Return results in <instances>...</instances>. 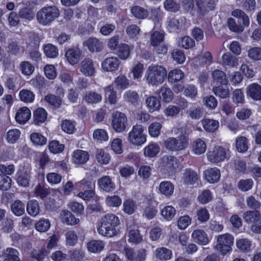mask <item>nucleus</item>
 Instances as JSON below:
<instances>
[{
    "label": "nucleus",
    "instance_id": "63",
    "mask_svg": "<svg viewBox=\"0 0 261 261\" xmlns=\"http://www.w3.org/2000/svg\"><path fill=\"white\" fill-rule=\"evenodd\" d=\"M253 185V181L251 179L240 180L238 183V187L242 191H247L250 190Z\"/></svg>",
    "mask_w": 261,
    "mask_h": 261
},
{
    "label": "nucleus",
    "instance_id": "49",
    "mask_svg": "<svg viewBox=\"0 0 261 261\" xmlns=\"http://www.w3.org/2000/svg\"><path fill=\"white\" fill-rule=\"evenodd\" d=\"M184 77L182 71L178 69L170 71L168 74V80L170 82L179 81Z\"/></svg>",
    "mask_w": 261,
    "mask_h": 261
},
{
    "label": "nucleus",
    "instance_id": "11",
    "mask_svg": "<svg viewBox=\"0 0 261 261\" xmlns=\"http://www.w3.org/2000/svg\"><path fill=\"white\" fill-rule=\"evenodd\" d=\"M120 64L119 60L116 57L105 59L101 63V68L107 72H114L118 70Z\"/></svg>",
    "mask_w": 261,
    "mask_h": 261
},
{
    "label": "nucleus",
    "instance_id": "5",
    "mask_svg": "<svg viewBox=\"0 0 261 261\" xmlns=\"http://www.w3.org/2000/svg\"><path fill=\"white\" fill-rule=\"evenodd\" d=\"M144 129L141 125H136L133 127L128 134V141L132 144L140 146L146 141V135L143 133Z\"/></svg>",
    "mask_w": 261,
    "mask_h": 261
},
{
    "label": "nucleus",
    "instance_id": "2",
    "mask_svg": "<svg viewBox=\"0 0 261 261\" xmlns=\"http://www.w3.org/2000/svg\"><path fill=\"white\" fill-rule=\"evenodd\" d=\"M167 73V70L164 67L152 64L148 67L145 77L149 85L157 86L164 82Z\"/></svg>",
    "mask_w": 261,
    "mask_h": 261
},
{
    "label": "nucleus",
    "instance_id": "22",
    "mask_svg": "<svg viewBox=\"0 0 261 261\" xmlns=\"http://www.w3.org/2000/svg\"><path fill=\"white\" fill-rule=\"evenodd\" d=\"M247 94L254 100H261V86L256 83L249 85L247 88Z\"/></svg>",
    "mask_w": 261,
    "mask_h": 261
},
{
    "label": "nucleus",
    "instance_id": "3",
    "mask_svg": "<svg viewBox=\"0 0 261 261\" xmlns=\"http://www.w3.org/2000/svg\"><path fill=\"white\" fill-rule=\"evenodd\" d=\"M60 15L59 9L55 6L44 7L36 13L38 22L43 25H48Z\"/></svg>",
    "mask_w": 261,
    "mask_h": 261
},
{
    "label": "nucleus",
    "instance_id": "12",
    "mask_svg": "<svg viewBox=\"0 0 261 261\" xmlns=\"http://www.w3.org/2000/svg\"><path fill=\"white\" fill-rule=\"evenodd\" d=\"M82 53L79 48L73 47L68 48L65 53V57L68 62L72 65L77 63L80 60Z\"/></svg>",
    "mask_w": 261,
    "mask_h": 261
},
{
    "label": "nucleus",
    "instance_id": "26",
    "mask_svg": "<svg viewBox=\"0 0 261 261\" xmlns=\"http://www.w3.org/2000/svg\"><path fill=\"white\" fill-rule=\"evenodd\" d=\"M222 63L223 65L234 67L238 65L239 60L238 58L230 53H226L222 57Z\"/></svg>",
    "mask_w": 261,
    "mask_h": 261
},
{
    "label": "nucleus",
    "instance_id": "36",
    "mask_svg": "<svg viewBox=\"0 0 261 261\" xmlns=\"http://www.w3.org/2000/svg\"><path fill=\"white\" fill-rule=\"evenodd\" d=\"M18 15L19 17L28 21L32 20L35 16V13L33 9L30 7H24L21 9L18 12Z\"/></svg>",
    "mask_w": 261,
    "mask_h": 261
},
{
    "label": "nucleus",
    "instance_id": "9",
    "mask_svg": "<svg viewBox=\"0 0 261 261\" xmlns=\"http://www.w3.org/2000/svg\"><path fill=\"white\" fill-rule=\"evenodd\" d=\"M80 71L85 76H94L95 74L96 69L93 60L89 58L83 59L80 64Z\"/></svg>",
    "mask_w": 261,
    "mask_h": 261
},
{
    "label": "nucleus",
    "instance_id": "13",
    "mask_svg": "<svg viewBox=\"0 0 261 261\" xmlns=\"http://www.w3.org/2000/svg\"><path fill=\"white\" fill-rule=\"evenodd\" d=\"M84 45L87 46L89 51L92 53L100 52L103 48V42L94 37L88 39L84 42Z\"/></svg>",
    "mask_w": 261,
    "mask_h": 261
},
{
    "label": "nucleus",
    "instance_id": "6",
    "mask_svg": "<svg viewBox=\"0 0 261 261\" xmlns=\"http://www.w3.org/2000/svg\"><path fill=\"white\" fill-rule=\"evenodd\" d=\"M233 243V238L231 235L228 233L220 235L217 238V244L215 248L224 255L231 250Z\"/></svg>",
    "mask_w": 261,
    "mask_h": 261
},
{
    "label": "nucleus",
    "instance_id": "61",
    "mask_svg": "<svg viewBox=\"0 0 261 261\" xmlns=\"http://www.w3.org/2000/svg\"><path fill=\"white\" fill-rule=\"evenodd\" d=\"M48 148L51 152L56 154L61 152L64 150V145L60 144L57 141L53 140L49 143Z\"/></svg>",
    "mask_w": 261,
    "mask_h": 261
},
{
    "label": "nucleus",
    "instance_id": "18",
    "mask_svg": "<svg viewBox=\"0 0 261 261\" xmlns=\"http://www.w3.org/2000/svg\"><path fill=\"white\" fill-rule=\"evenodd\" d=\"M204 176L207 182L214 184L217 182L219 180L221 174L220 170L215 167L205 170L204 171Z\"/></svg>",
    "mask_w": 261,
    "mask_h": 261
},
{
    "label": "nucleus",
    "instance_id": "20",
    "mask_svg": "<svg viewBox=\"0 0 261 261\" xmlns=\"http://www.w3.org/2000/svg\"><path fill=\"white\" fill-rule=\"evenodd\" d=\"M61 220L64 223L68 225H75L80 222V219L74 217L68 210L62 211L61 213Z\"/></svg>",
    "mask_w": 261,
    "mask_h": 261
},
{
    "label": "nucleus",
    "instance_id": "32",
    "mask_svg": "<svg viewBox=\"0 0 261 261\" xmlns=\"http://www.w3.org/2000/svg\"><path fill=\"white\" fill-rule=\"evenodd\" d=\"M84 99L89 103H96L101 101V95L95 92L88 91L84 96Z\"/></svg>",
    "mask_w": 261,
    "mask_h": 261
},
{
    "label": "nucleus",
    "instance_id": "21",
    "mask_svg": "<svg viewBox=\"0 0 261 261\" xmlns=\"http://www.w3.org/2000/svg\"><path fill=\"white\" fill-rule=\"evenodd\" d=\"M147 108L149 112L152 113L160 110L161 104L160 100L156 96H150L145 100Z\"/></svg>",
    "mask_w": 261,
    "mask_h": 261
},
{
    "label": "nucleus",
    "instance_id": "64",
    "mask_svg": "<svg viewBox=\"0 0 261 261\" xmlns=\"http://www.w3.org/2000/svg\"><path fill=\"white\" fill-rule=\"evenodd\" d=\"M175 209L172 206H165L162 211V215L167 220H171L175 216Z\"/></svg>",
    "mask_w": 261,
    "mask_h": 261
},
{
    "label": "nucleus",
    "instance_id": "54",
    "mask_svg": "<svg viewBox=\"0 0 261 261\" xmlns=\"http://www.w3.org/2000/svg\"><path fill=\"white\" fill-rule=\"evenodd\" d=\"M159 151V147L154 144H149L144 149V154L149 158L155 156Z\"/></svg>",
    "mask_w": 261,
    "mask_h": 261
},
{
    "label": "nucleus",
    "instance_id": "53",
    "mask_svg": "<svg viewBox=\"0 0 261 261\" xmlns=\"http://www.w3.org/2000/svg\"><path fill=\"white\" fill-rule=\"evenodd\" d=\"M195 41L189 36L181 38L178 42V45L185 49L191 48L195 46Z\"/></svg>",
    "mask_w": 261,
    "mask_h": 261
},
{
    "label": "nucleus",
    "instance_id": "30",
    "mask_svg": "<svg viewBox=\"0 0 261 261\" xmlns=\"http://www.w3.org/2000/svg\"><path fill=\"white\" fill-rule=\"evenodd\" d=\"M204 129L208 132H214L219 127V123L217 120L205 119L202 121Z\"/></svg>",
    "mask_w": 261,
    "mask_h": 261
},
{
    "label": "nucleus",
    "instance_id": "23",
    "mask_svg": "<svg viewBox=\"0 0 261 261\" xmlns=\"http://www.w3.org/2000/svg\"><path fill=\"white\" fill-rule=\"evenodd\" d=\"M192 238L195 242L202 245H205L209 242L207 234L202 229L195 230L192 234Z\"/></svg>",
    "mask_w": 261,
    "mask_h": 261
},
{
    "label": "nucleus",
    "instance_id": "28",
    "mask_svg": "<svg viewBox=\"0 0 261 261\" xmlns=\"http://www.w3.org/2000/svg\"><path fill=\"white\" fill-rule=\"evenodd\" d=\"M12 213L16 216H21L24 213L25 204L19 200H15L11 206Z\"/></svg>",
    "mask_w": 261,
    "mask_h": 261
},
{
    "label": "nucleus",
    "instance_id": "24",
    "mask_svg": "<svg viewBox=\"0 0 261 261\" xmlns=\"http://www.w3.org/2000/svg\"><path fill=\"white\" fill-rule=\"evenodd\" d=\"M183 180L187 185H193L198 179V174L191 169H186L183 173Z\"/></svg>",
    "mask_w": 261,
    "mask_h": 261
},
{
    "label": "nucleus",
    "instance_id": "44",
    "mask_svg": "<svg viewBox=\"0 0 261 261\" xmlns=\"http://www.w3.org/2000/svg\"><path fill=\"white\" fill-rule=\"evenodd\" d=\"M131 13L135 17L139 19H144L147 17L148 15L147 10L139 6L132 7Z\"/></svg>",
    "mask_w": 261,
    "mask_h": 261
},
{
    "label": "nucleus",
    "instance_id": "62",
    "mask_svg": "<svg viewBox=\"0 0 261 261\" xmlns=\"http://www.w3.org/2000/svg\"><path fill=\"white\" fill-rule=\"evenodd\" d=\"M248 57L253 60H261V48L258 47H252L248 50Z\"/></svg>",
    "mask_w": 261,
    "mask_h": 261
},
{
    "label": "nucleus",
    "instance_id": "7",
    "mask_svg": "<svg viewBox=\"0 0 261 261\" xmlns=\"http://www.w3.org/2000/svg\"><path fill=\"white\" fill-rule=\"evenodd\" d=\"M112 126L117 133L124 131L127 126V119L125 115L120 112H115L112 116Z\"/></svg>",
    "mask_w": 261,
    "mask_h": 261
},
{
    "label": "nucleus",
    "instance_id": "46",
    "mask_svg": "<svg viewBox=\"0 0 261 261\" xmlns=\"http://www.w3.org/2000/svg\"><path fill=\"white\" fill-rule=\"evenodd\" d=\"M237 149L240 152H245L248 148V140L245 137H240L236 140Z\"/></svg>",
    "mask_w": 261,
    "mask_h": 261
},
{
    "label": "nucleus",
    "instance_id": "19",
    "mask_svg": "<svg viewBox=\"0 0 261 261\" xmlns=\"http://www.w3.org/2000/svg\"><path fill=\"white\" fill-rule=\"evenodd\" d=\"M89 158L88 152L82 150H76L72 154V161L75 165L83 164L88 161Z\"/></svg>",
    "mask_w": 261,
    "mask_h": 261
},
{
    "label": "nucleus",
    "instance_id": "57",
    "mask_svg": "<svg viewBox=\"0 0 261 261\" xmlns=\"http://www.w3.org/2000/svg\"><path fill=\"white\" fill-rule=\"evenodd\" d=\"M75 187L79 190H86L89 189H93L94 187V184H92L90 180L83 179L75 184Z\"/></svg>",
    "mask_w": 261,
    "mask_h": 261
},
{
    "label": "nucleus",
    "instance_id": "60",
    "mask_svg": "<svg viewBox=\"0 0 261 261\" xmlns=\"http://www.w3.org/2000/svg\"><path fill=\"white\" fill-rule=\"evenodd\" d=\"M212 194L208 190H203L198 196V200L201 204H205L212 200Z\"/></svg>",
    "mask_w": 261,
    "mask_h": 261
},
{
    "label": "nucleus",
    "instance_id": "14",
    "mask_svg": "<svg viewBox=\"0 0 261 261\" xmlns=\"http://www.w3.org/2000/svg\"><path fill=\"white\" fill-rule=\"evenodd\" d=\"M98 185L100 189L106 192H110L115 189V184L112 178L108 175L103 176L98 180Z\"/></svg>",
    "mask_w": 261,
    "mask_h": 261
},
{
    "label": "nucleus",
    "instance_id": "37",
    "mask_svg": "<svg viewBox=\"0 0 261 261\" xmlns=\"http://www.w3.org/2000/svg\"><path fill=\"white\" fill-rule=\"evenodd\" d=\"M212 77L214 82L222 85H226L227 80L226 74L222 70L216 69L212 72Z\"/></svg>",
    "mask_w": 261,
    "mask_h": 261
},
{
    "label": "nucleus",
    "instance_id": "1",
    "mask_svg": "<svg viewBox=\"0 0 261 261\" xmlns=\"http://www.w3.org/2000/svg\"><path fill=\"white\" fill-rule=\"evenodd\" d=\"M119 224L118 217L113 214H108L102 218L101 225L97 228V231L102 236L112 237L116 234L115 227Z\"/></svg>",
    "mask_w": 261,
    "mask_h": 261
},
{
    "label": "nucleus",
    "instance_id": "47",
    "mask_svg": "<svg viewBox=\"0 0 261 261\" xmlns=\"http://www.w3.org/2000/svg\"><path fill=\"white\" fill-rule=\"evenodd\" d=\"M30 172L28 171H20L17 178L18 184L24 187H28L29 185Z\"/></svg>",
    "mask_w": 261,
    "mask_h": 261
},
{
    "label": "nucleus",
    "instance_id": "41",
    "mask_svg": "<svg viewBox=\"0 0 261 261\" xmlns=\"http://www.w3.org/2000/svg\"><path fill=\"white\" fill-rule=\"evenodd\" d=\"M20 100L24 102H32L35 99V94L30 90L23 89L19 92V94Z\"/></svg>",
    "mask_w": 261,
    "mask_h": 261
},
{
    "label": "nucleus",
    "instance_id": "51",
    "mask_svg": "<svg viewBox=\"0 0 261 261\" xmlns=\"http://www.w3.org/2000/svg\"><path fill=\"white\" fill-rule=\"evenodd\" d=\"M44 100L55 108H59L62 103L61 98L53 94L47 95L45 96Z\"/></svg>",
    "mask_w": 261,
    "mask_h": 261
},
{
    "label": "nucleus",
    "instance_id": "59",
    "mask_svg": "<svg viewBox=\"0 0 261 261\" xmlns=\"http://www.w3.org/2000/svg\"><path fill=\"white\" fill-rule=\"evenodd\" d=\"M227 25L229 29L232 32L240 33L244 31V27L237 24L233 18H229L227 20Z\"/></svg>",
    "mask_w": 261,
    "mask_h": 261
},
{
    "label": "nucleus",
    "instance_id": "56",
    "mask_svg": "<svg viewBox=\"0 0 261 261\" xmlns=\"http://www.w3.org/2000/svg\"><path fill=\"white\" fill-rule=\"evenodd\" d=\"M164 35L160 32L154 31L150 37L151 44L154 46L159 45L164 40Z\"/></svg>",
    "mask_w": 261,
    "mask_h": 261
},
{
    "label": "nucleus",
    "instance_id": "40",
    "mask_svg": "<svg viewBox=\"0 0 261 261\" xmlns=\"http://www.w3.org/2000/svg\"><path fill=\"white\" fill-rule=\"evenodd\" d=\"M28 213L33 217H35L39 213V206L38 202L35 200L28 201L27 205Z\"/></svg>",
    "mask_w": 261,
    "mask_h": 261
},
{
    "label": "nucleus",
    "instance_id": "10",
    "mask_svg": "<svg viewBox=\"0 0 261 261\" xmlns=\"http://www.w3.org/2000/svg\"><path fill=\"white\" fill-rule=\"evenodd\" d=\"M161 164L165 169L172 173L177 170L179 166L178 162L174 156H163L161 160Z\"/></svg>",
    "mask_w": 261,
    "mask_h": 261
},
{
    "label": "nucleus",
    "instance_id": "43",
    "mask_svg": "<svg viewBox=\"0 0 261 261\" xmlns=\"http://www.w3.org/2000/svg\"><path fill=\"white\" fill-rule=\"evenodd\" d=\"M155 256L160 259L167 260L170 259L172 256V252L166 248L162 247L158 248L155 251Z\"/></svg>",
    "mask_w": 261,
    "mask_h": 261
},
{
    "label": "nucleus",
    "instance_id": "45",
    "mask_svg": "<svg viewBox=\"0 0 261 261\" xmlns=\"http://www.w3.org/2000/svg\"><path fill=\"white\" fill-rule=\"evenodd\" d=\"M236 245L240 251L248 252L251 250L252 243L248 239H241L237 241Z\"/></svg>",
    "mask_w": 261,
    "mask_h": 261
},
{
    "label": "nucleus",
    "instance_id": "42",
    "mask_svg": "<svg viewBox=\"0 0 261 261\" xmlns=\"http://www.w3.org/2000/svg\"><path fill=\"white\" fill-rule=\"evenodd\" d=\"M183 21L184 19L182 18H170L168 21L167 28L170 32L179 30L182 27Z\"/></svg>",
    "mask_w": 261,
    "mask_h": 261
},
{
    "label": "nucleus",
    "instance_id": "38",
    "mask_svg": "<svg viewBox=\"0 0 261 261\" xmlns=\"http://www.w3.org/2000/svg\"><path fill=\"white\" fill-rule=\"evenodd\" d=\"M43 51L45 56L49 58H55L58 56V49L50 43L44 45Z\"/></svg>",
    "mask_w": 261,
    "mask_h": 261
},
{
    "label": "nucleus",
    "instance_id": "16",
    "mask_svg": "<svg viewBox=\"0 0 261 261\" xmlns=\"http://www.w3.org/2000/svg\"><path fill=\"white\" fill-rule=\"evenodd\" d=\"M125 256L130 261H145L146 257V250L141 248L137 251V256L133 258V249L129 248L125 249Z\"/></svg>",
    "mask_w": 261,
    "mask_h": 261
},
{
    "label": "nucleus",
    "instance_id": "17",
    "mask_svg": "<svg viewBox=\"0 0 261 261\" xmlns=\"http://www.w3.org/2000/svg\"><path fill=\"white\" fill-rule=\"evenodd\" d=\"M1 257L3 261H20L19 252L13 248L4 249Z\"/></svg>",
    "mask_w": 261,
    "mask_h": 261
},
{
    "label": "nucleus",
    "instance_id": "33",
    "mask_svg": "<svg viewBox=\"0 0 261 261\" xmlns=\"http://www.w3.org/2000/svg\"><path fill=\"white\" fill-rule=\"evenodd\" d=\"M159 190L162 194L166 196H170L173 193L174 186L170 181H162L159 186Z\"/></svg>",
    "mask_w": 261,
    "mask_h": 261
},
{
    "label": "nucleus",
    "instance_id": "55",
    "mask_svg": "<svg viewBox=\"0 0 261 261\" xmlns=\"http://www.w3.org/2000/svg\"><path fill=\"white\" fill-rule=\"evenodd\" d=\"M123 206L124 212L128 214H133L137 207L136 202L131 199H127L124 201Z\"/></svg>",
    "mask_w": 261,
    "mask_h": 261
},
{
    "label": "nucleus",
    "instance_id": "35",
    "mask_svg": "<svg viewBox=\"0 0 261 261\" xmlns=\"http://www.w3.org/2000/svg\"><path fill=\"white\" fill-rule=\"evenodd\" d=\"M206 149L205 143L201 139H197L193 144V151L196 154H201Z\"/></svg>",
    "mask_w": 261,
    "mask_h": 261
},
{
    "label": "nucleus",
    "instance_id": "39",
    "mask_svg": "<svg viewBox=\"0 0 261 261\" xmlns=\"http://www.w3.org/2000/svg\"><path fill=\"white\" fill-rule=\"evenodd\" d=\"M130 49L129 46L125 43H121L118 47V56L123 60H126L130 55Z\"/></svg>",
    "mask_w": 261,
    "mask_h": 261
},
{
    "label": "nucleus",
    "instance_id": "31",
    "mask_svg": "<svg viewBox=\"0 0 261 261\" xmlns=\"http://www.w3.org/2000/svg\"><path fill=\"white\" fill-rule=\"evenodd\" d=\"M105 243L100 240H92L87 244V248L90 252L97 253L102 251Z\"/></svg>",
    "mask_w": 261,
    "mask_h": 261
},
{
    "label": "nucleus",
    "instance_id": "25",
    "mask_svg": "<svg viewBox=\"0 0 261 261\" xmlns=\"http://www.w3.org/2000/svg\"><path fill=\"white\" fill-rule=\"evenodd\" d=\"M31 115L30 110L27 107H23L17 112L16 121L20 124H24L30 118Z\"/></svg>",
    "mask_w": 261,
    "mask_h": 261
},
{
    "label": "nucleus",
    "instance_id": "52",
    "mask_svg": "<svg viewBox=\"0 0 261 261\" xmlns=\"http://www.w3.org/2000/svg\"><path fill=\"white\" fill-rule=\"evenodd\" d=\"M189 116L193 119H199L202 117L203 109L200 107L190 108L187 112Z\"/></svg>",
    "mask_w": 261,
    "mask_h": 261
},
{
    "label": "nucleus",
    "instance_id": "8",
    "mask_svg": "<svg viewBox=\"0 0 261 261\" xmlns=\"http://www.w3.org/2000/svg\"><path fill=\"white\" fill-rule=\"evenodd\" d=\"M228 150L222 146H216L212 149L210 150L206 155L209 161L213 163H217L222 162L226 158Z\"/></svg>",
    "mask_w": 261,
    "mask_h": 261
},
{
    "label": "nucleus",
    "instance_id": "4",
    "mask_svg": "<svg viewBox=\"0 0 261 261\" xmlns=\"http://www.w3.org/2000/svg\"><path fill=\"white\" fill-rule=\"evenodd\" d=\"M188 140L187 136L180 135L177 138L171 137L167 139L164 142V145L171 151L181 150L188 146Z\"/></svg>",
    "mask_w": 261,
    "mask_h": 261
},
{
    "label": "nucleus",
    "instance_id": "34",
    "mask_svg": "<svg viewBox=\"0 0 261 261\" xmlns=\"http://www.w3.org/2000/svg\"><path fill=\"white\" fill-rule=\"evenodd\" d=\"M116 88L120 90H125L130 86L129 80L124 75L118 76L114 81Z\"/></svg>",
    "mask_w": 261,
    "mask_h": 261
},
{
    "label": "nucleus",
    "instance_id": "15",
    "mask_svg": "<svg viewBox=\"0 0 261 261\" xmlns=\"http://www.w3.org/2000/svg\"><path fill=\"white\" fill-rule=\"evenodd\" d=\"M243 218L247 223L253 225L261 219V214L257 210L248 211L243 214Z\"/></svg>",
    "mask_w": 261,
    "mask_h": 261
},
{
    "label": "nucleus",
    "instance_id": "58",
    "mask_svg": "<svg viewBox=\"0 0 261 261\" xmlns=\"http://www.w3.org/2000/svg\"><path fill=\"white\" fill-rule=\"evenodd\" d=\"M30 139L33 144L38 145H43L46 142V138L41 134L37 133H32Z\"/></svg>",
    "mask_w": 261,
    "mask_h": 261
},
{
    "label": "nucleus",
    "instance_id": "27",
    "mask_svg": "<svg viewBox=\"0 0 261 261\" xmlns=\"http://www.w3.org/2000/svg\"><path fill=\"white\" fill-rule=\"evenodd\" d=\"M159 96L164 101L169 102L173 97V93L167 86H163L159 90Z\"/></svg>",
    "mask_w": 261,
    "mask_h": 261
},
{
    "label": "nucleus",
    "instance_id": "50",
    "mask_svg": "<svg viewBox=\"0 0 261 261\" xmlns=\"http://www.w3.org/2000/svg\"><path fill=\"white\" fill-rule=\"evenodd\" d=\"M124 99L133 105L138 103L139 96L136 91L129 90L124 95Z\"/></svg>",
    "mask_w": 261,
    "mask_h": 261
},
{
    "label": "nucleus",
    "instance_id": "29",
    "mask_svg": "<svg viewBox=\"0 0 261 261\" xmlns=\"http://www.w3.org/2000/svg\"><path fill=\"white\" fill-rule=\"evenodd\" d=\"M47 114L45 110L41 108L36 109L34 113V122L36 125H40L47 118Z\"/></svg>",
    "mask_w": 261,
    "mask_h": 261
},
{
    "label": "nucleus",
    "instance_id": "48",
    "mask_svg": "<svg viewBox=\"0 0 261 261\" xmlns=\"http://www.w3.org/2000/svg\"><path fill=\"white\" fill-rule=\"evenodd\" d=\"M128 241L133 243L138 244L142 241V237L139 231L136 227L130 228L128 232Z\"/></svg>",
    "mask_w": 261,
    "mask_h": 261
}]
</instances>
